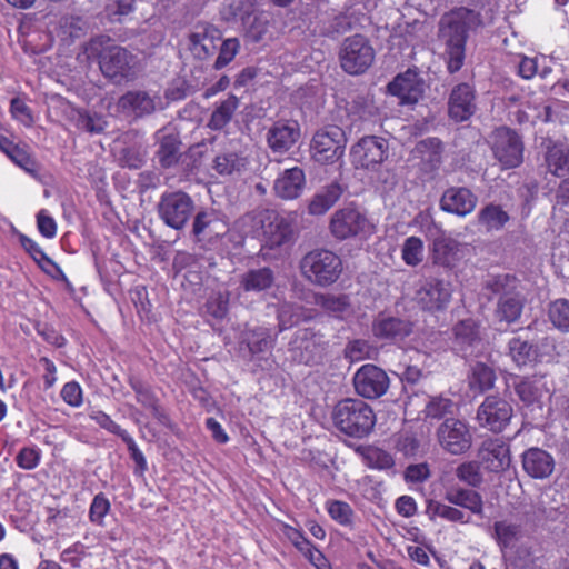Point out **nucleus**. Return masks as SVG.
Segmentation results:
<instances>
[{
    "instance_id": "63",
    "label": "nucleus",
    "mask_w": 569,
    "mask_h": 569,
    "mask_svg": "<svg viewBox=\"0 0 569 569\" xmlns=\"http://www.w3.org/2000/svg\"><path fill=\"white\" fill-rule=\"evenodd\" d=\"M452 406V401L448 398H432L426 406V417L442 419L447 413L451 412Z\"/></svg>"
},
{
    "instance_id": "27",
    "label": "nucleus",
    "mask_w": 569,
    "mask_h": 569,
    "mask_svg": "<svg viewBox=\"0 0 569 569\" xmlns=\"http://www.w3.org/2000/svg\"><path fill=\"white\" fill-rule=\"evenodd\" d=\"M445 146L440 138L428 137L418 141L413 149L415 158L419 160L420 168L426 173H433L442 164Z\"/></svg>"
},
{
    "instance_id": "20",
    "label": "nucleus",
    "mask_w": 569,
    "mask_h": 569,
    "mask_svg": "<svg viewBox=\"0 0 569 569\" xmlns=\"http://www.w3.org/2000/svg\"><path fill=\"white\" fill-rule=\"evenodd\" d=\"M387 88L401 106L416 104L423 96L425 82L416 71L408 69L395 77Z\"/></svg>"
},
{
    "instance_id": "55",
    "label": "nucleus",
    "mask_w": 569,
    "mask_h": 569,
    "mask_svg": "<svg viewBox=\"0 0 569 569\" xmlns=\"http://www.w3.org/2000/svg\"><path fill=\"white\" fill-rule=\"evenodd\" d=\"M368 467L378 470H388L395 466L393 457L378 447H368L363 452Z\"/></svg>"
},
{
    "instance_id": "46",
    "label": "nucleus",
    "mask_w": 569,
    "mask_h": 569,
    "mask_svg": "<svg viewBox=\"0 0 569 569\" xmlns=\"http://www.w3.org/2000/svg\"><path fill=\"white\" fill-rule=\"evenodd\" d=\"M274 281L273 271L270 268L249 270L242 278V287L246 291H262L269 289Z\"/></svg>"
},
{
    "instance_id": "24",
    "label": "nucleus",
    "mask_w": 569,
    "mask_h": 569,
    "mask_svg": "<svg viewBox=\"0 0 569 569\" xmlns=\"http://www.w3.org/2000/svg\"><path fill=\"white\" fill-rule=\"evenodd\" d=\"M478 459L489 472L505 471L511 463L510 448L500 439H487L478 450Z\"/></svg>"
},
{
    "instance_id": "26",
    "label": "nucleus",
    "mask_w": 569,
    "mask_h": 569,
    "mask_svg": "<svg viewBox=\"0 0 569 569\" xmlns=\"http://www.w3.org/2000/svg\"><path fill=\"white\" fill-rule=\"evenodd\" d=\"M523 471L533 479H547L555 470V458L547 450L531 447L521 455Z\"/></svg>"
},
{
    "instance_id": "40",
    "label": "nucleus",
    "mask_w": 569,
    "mask_h": 569,
    "mask_svg": "<svg viewBox=\"0 0 569 569\" xmlns=\"http://www.w3.org/2000/svg\"><path fill=\"white\" fill-rule=\"evenodd\" d=\"M248 166V159L238 151H224L216 156L213 169L220 176L240 173Z\"/></svg>"
},
{
    "instance_id": "38",
    "label": "nucleus",
    "mask_w": 569,
    "mask_h": 569,
    "mask_svg": "<svg viewBox=\"0 0 569 569\" xmlns=\"http://www.w3.org/2000/svg\"><path fill=\"white\" fill-rule=\"evenodd\" d=\"M316 303L328 315L340 320L352 313L350 298L345 293H321L317 296Z\"/></svg>"
},
{
    "instance_id": "35",
    "label": "nucleus",
    "mask_w": 569,
    "mask_h": 569,
    "mask_svg": "<svg viewBox=\"0 0 569 569\" xmlns=\"http://www.w3.org/2000/svg\"><path fill=\"white\" fill-rule=\"evenodd\" d=\"M343 189L338 182H332L317 192L308 204V212L312 216H322L329 211L341 198Z\"/></svg>"
},
{
    "instance_id": "60",
    "label": "nucleus",
    "mask_w": 569,
    "mask_h": 569,
    "mask_svg": "<svg viewBox=\"0 0 569 569\" xmlns=\"http://www.w3.org/2000/svg\"><path fill=\"white\" fill-rule=\"evenodd\" d=\"M328 513L330 517L342 526L352 523L353 510L343 501L332 500L328 503Z\"/></svg>"
},
{
    "instance_id": "45",
    "label": "nucleus",
    "mask_w": 569,
    "mask_h": 569,
    "mask_svg": "<svg viewBox=\"0 0 569 569\" xmlns=\"http://www.w3.org/2000/svg\"><path fill=\"white\" fill-rule=\"evenodd\" d=\"M94 264L101 278L111 279L123 272L124 267L118 254L110 251H93Z\"/></svg>"
},
{
    "instance_id": "11",
    "label": "nucleus",
    "mask_w": 569,
    "mask_h": 569,
    "mask_svg": "<svg viewBox=\"0 0 569 569\" xmlns=\"http://www.w3.org/2000/svg\"><path fill=\"white\" fill-rule=\"evenodd\" d=\"M450 349L457 356L469 359L478 357L483 350L480 325L472 318L458 321L451 329Z\"/></svg>"
},
{
    "instance_id": "48",
    "label": "nucleus",
    "mask_w": 569,
    "mask_h": 569,
    "mask_svg": "<svg viewBox=\"0 0 569 569\" xmlns=\"http://www.w3.org/2000/svg\"><path fill=\"white\" fill-rule=\"evenodd\" d=\"M548 318L552 326L563 333H569V299L559 298L548 306Z\"/></svg>"
},
{
    "instance_id": "3",
    "label": "nucleus",
    "mask_w": 569,
    "mask_h": 569,
    "mask_svg": "<svg viewBox=\"0 0 569 569\" xmlns=\"http://www.w3.org/2000/svg\"><path fill=\"white\" fill-rule=\"evenodd\" d=\"M300 269L308 280L327 287L340 277L342 261L335 251H308L300 262Z\"/></svg>"
},
{
    "instance_id": "52",
    "label": "nucleus",
    "mask_w": 569,
    "mask_h": 569,
    "mask_svg": "<svg viewBox=\"0 0 569 569\" xmlns=\"http://www.w3.org/2000/svg\"><path fill=\"white\" fill-rule=\"evenodd\" d=\"M546 163L553 176H563L569 171V150L557 147L549 149L546 154Z\"/></svg>"
},
{
    "instance_id": "39",
    "label": "nucleus",
    "mask_w": 569,
    "mask_h": 569,
    "mask_svg": "<svg viewBox=\"0 0 569 569\" xmlns=\"http://www.w3.org/2000/svg\"><path fill=\"white\" fill-rule=\"evenodd\" d=\"M508 355L517 366H527L537 360L538 346L521 336H516L508 341Z\"/></svg>"
},
{
    "instance_id": "22",
    "label": "nucleus",
    "mask_w": 569,
    "mask_h": 569,
    "mask_svg": "<svg viewBox=\"0 0 569 569\" xmlns=\"http://www.w3.org/2000/svg\"><path fill=\"white\" fill-rule=\"evenodd\" d=\"M476 91L469 83L455 86L448 98V116L457 122L469 120L476 112Z\"/></svg>"
},
{
    "instance_id": "31",
    "label": "nucleus",
    "mask_w": 569,
    "mask_h": 569,
    "mask_svg": "<svg viewBox=\"0 0 569 569\" xmlns=\"http://www.w3.org/2000/svg\"><path fill=\"white\" fill-rule=\"evenodd\" d=\"M306 187L303 169L293 167L286 169L274 180L273 190L277 197L283 200H293L301 196Z\"/></svg>"
},
{
    "instance_id": "53",
    "label": "nucleus",
    "mask_w": 569,
    "mask_h": 569,
    "mask_svg": "<svg viewBox=\"0 0 569 569\" xmlns=\"http://www.w3.org/2000/svg\"><path fill=\"white\" fill-rule=\"evenodd\" d=\"M34 262L54 280L63 281L68 287H71L68 278L61 270L58 263L46 254V251H27Z\"/></svg>"
},
{
    "instance_id": "2",
    "label": "nucleus",
    "mask_w": 569,
    "mask_h": 569,
    "mask_svg": "<svg viewBox=\"0 0 569 569\" xmlns=\"http://www.w3.org/2000/svg\"><path fill=\"white\" fill-rule=\"evenodd\" d=\"M331 418L340 432L356 439L367 437L376 423L371 406L358 398L339 400L333 407Z\"/></svg>"
},
{
    "instance_id": "32",
    "label": "nucleus",
    "mask_w": 569,
    "mask_h": 569,
    "mask_svg": "<svg viewBox=\"0 0 569 569\" xmlns=\"http://www.w3.org/2000/svg\"><path fill=\"white\" fill-rule=\"evenodd\" d=\"M443 499L453 506L469 510L471 513L483 518L482 496L473 488H463L460 486H449L445 490Z\"/></svg>"
},
{
    "instance_id": "13",
    "label": "nucleus",
    "mask_w": 569,
    "mask_h": 569,
    "mask_svg": "<svg viewBox=\"0 0 569 569\" xmlns=\"http://www.w3.org/2000/svg\"><path fill=\"white\" fill-rule=\"evenodd\" d=\"M388 141L377 136H366L351 147L350 159L356 168L375 169L388 157Z\"/></svg>"
},
{
    "instance_id": "16",
    "label": "nucleus",
    "mask_w": 569,
    "mask_h": 569,
    "mask_svg": "<svg viewBox=\"0 0 569 569\" xmlns=\"http://www.w3.org/2000/svg\"><path fill=\"white\" fill-rule=\"evenodd\" d=\"M291 350L296 352L295 358L305 365H312L321 359L327 343L323 335L312 328H302L296 331L290 341Z\"/></svg>"
},
{
    "instance_id": "25",
    "label": "nucleus",
    "mask_w": 569,
    "mask_h": 569,
    "mask_svg": "<svg viewBox=\"0 0 569 569\" xmlns=\"http://www.w3.org/2000/svg\"><path fill=\"white\" fill-rule=\"evenodd\" d=\"M301 136L300 126L296 120H278L267 132V142L274 153L290 150Z\"/></svg>"
},
{
    "instance_id": "64",
    "label": "nucleus",
    "mask_w": 569,
    "mask_h": 569,
    "mask_svg": "<svg viewBox=\"0 0 569 569\" xmlns=\"http://www.w3.org/2000/svg\"><path fill=\"white\" fill-rule=\"evenodd\" d=\"M16 462L21 469L32 470L40 462V450L37 448L23 447L16 456Z\"/></svg>"
},
{
    "instance_id": "33",
    "label": "nucleus",
    "mask_w": 569,
    "mask_h": 569,
    "mask_svg": "<svg viewBox=\"0 0 569 569\" xmlns=\"http://www.w3.org/2000/svg\"><path fill=\"white\" fill-rule=\"evenodd\" d=\"M519 291V280L510 273L489 274L481 284V295L488 301L507 298Z\"/></svg>"
},
{
    "instance_id": "36",
    "label": "nucleus",
    "mask_w": 569,
    "mask_h": 569,
    "mask_svg": "<svg viewBox=\"0 0 569 569\" xmlns=\"http://www.w3.org/2000/svg\"><path fill=\"white\" fill-rule=\"evenodd\" d=\"M525 307V297L520 291L499 299L495 309V318L499 323L507 326L515 323L521 317Z\"/></svg>"
},
{
    "instance_id": "18",
    "label": "nucleus",
    "mask_w": 569,
    "mask_h": 569,
    "mask_svg": "<svg viewBox=\"0 0 569 569\" xmlns=\"http://www.w3.org/2000/svg\"><path fill=\"white\" fill-rule=\"evenodd\" d=\"M451 296L452 288L450 282L432 278L426 280L417 290L416 300L425 310L440 311L448 307Z\"/></svg>"
},
{
    "instance_id": "19",
    "label": "nucleus",
    "mask_w": 569,
    "mask_h": 569,
    "mask_svg": "<svg viewBox=\"0 0 569 569\" xmlns=\"http://www.w3.org/2000/svg\"><path fill=\"white\" fill-rule=\"evenodd\" d=\"M221 39L222 32L217 27L208 22H200L188 36V48L194 58L204 60L216 52Z\"/></svg>"
},
{
    "instance_id": "51",
    "label": "nucleus",
    "mask_w": 569,
    "mask_h": 569,
    "mask_svg": "<svg viewBox=\"0 0 569 569\" xmlns=\"http://www.w3.org/2000/svg\"><path fill=\"white\" fill-rule=\"evenodd\" d=\"M7 157L26 172L36 174L38 164L31 156L29 147L26 143H17L7 154Z\"/></svg>"
},
{
    "instance_id": "8",
    "label": "nucleus",
    "mask_w": 569,
    "mask_h": 569,
    "mask_svg": "<svg viewBox=\"0 0 569 569\" xmlns=\"http://www.w3.org/2000/svg\"><path fill=\"white\" fill-rule=\"evenodd\" d=\"M491 150L502 169L518 168L523 161V141L519 133L506 126L491 133Z\"/></svg>"
},
{
    "instance_id": "56",
    "label": "nucleus",
    "mask_w": 569,
    "mask_h": 569,
    "mask_svg": "<svg viewBox=\"0 0 569 569\" xmlns=\"http://www.w3.org/2000/svg\"><path fill=\"white\" fill-rule=\"evenodd\" d=\"M240 48L241 44L238 38L224 39L220 44L218 57L213 63V69L221 70L226 68L233 61L236 56L239 53Z\"/></svg>"
},
{
    "instance_id": "58",
    "label": "nucleus",
    "mask_w": 569,
    "mask_h": 569,
    "mask_svg": "<svg viewBox=\"0 0 569 569\" xmlns=\"http://www.w3.org/2000/svg\"><path fill=\"white\" fill-rule=\"evenodd\" d=\"M82 18L72 14L62 16L59 20L58 34L63 39L79 38L82 32Z\"/></svg>"
},
{
    "instance_id": "59",
    "label": "nucleus",
    "mask_w": 569,
    "mask_h": 569,
    "mask_svg": "<svg viewBox=\"0 0 569 569\" xmlns=\"http://www.w3.org/2000/svg\"><path fill=\"white\" fill-rule=\"evenodd\" d=\"M111 505L103 492L96 495L89 508V519L91 522L101 526L103 518L110 511Z\"/></svg>"
},
{
    "instance_id": "57",
    "label": "nucleus",
    "mask_w": 569,
    "mask_h": 569,
    "mask_svg": "<svg viewBox=\"0 0 569 569\" xmlns=\"http://www.w3.org/2000/svg\"><path fill=\"white\" fill-rule=\"evenodd\" d=\"M77 127L91 134H99L104 131L107 122L102 116L83 110L78 113Z\"/></svg>"
},
{
    "instance_id": "42",
    "label": "nucleus",
    "mask_w": 569,
    "mask_h": 569,
    "mask_svg": "<svg viewBox=\"0 0 569 569\" xmlns=\"http://www.w3.org/2000/svg\"><path fill=\"white\" fill-rule=\"evenodd\" d=\"M496 379L497 376L495 370L490 366L480 361L471 366L470 372L468 375L470 389L480 393L491 389Z\"/></svg>"
},
{
    "instance_id": "41",
    "label": "nucleus",
    "mask_w": 569,
    "mask_h": 569,
    "mask_svg": "<svg viewBox=\"0 0 569 569\" xmlns=\"http://www.w3.org/2000/svg\"><path fill=\"white\" fill-rule=\"evenodd\" d=\"M118 107L123 112H132L141 116L153 110V101L148 93L143 91H128L119 98Z\"/></svg>"
},
{
    "instance_id": "54",
    "label": "nucleus",
    "mask_w": 569,
    "mask_h": 569,
    "mask_svg": "<svg viewBox=\"0 0 569 569\" xmlns=\"http://www.w3.org/2000/svg\"><path fill=\"white\" fill-rule=\"evenodd\" d=\"M456 477L471 488H479L483 482L479 461H467L456 468Z\"/></svg>"
},
{
    "instance_id": "9",
    "label": "nucleus",
    "mask_w": 569,
    "mask_h": 569,
    "mask_svg": "<svg viewBox=\"0 0 569 569\" xmlns=\"http://www.w3.org/2000/svg\"><path fill=\"white\" fill-rule=\"evenodd\" d=\"M512 417L511 401L500 395H490L478 407L476 419L481 428L500 433L509 426Z\"/></svg>"
},
{
    "instance_id": "47",
    "label": "nucleus",
    "mask_w": 569,
    "mask_h": 569,
    "mask_svg": "<svg viewBox=\"0 0 569 569\" xmlns=\"http://www.w3.org/2000/svg\"><path fill=\"white\" fill-rule=\"evenodd\" d=\"M510 217L501 206L489 203L478 213V221L488 230H500L509 221Z\"/></svg>"
},
{
    "instance_id": "34",
    "label": "nucleus",
    "mask_w": 569,
    "mask_h": 569,
    "mask_svg": "<svg viewBox=\"0 0 569 569\" xmlns=\"http://www.w3.org/2000/svg\"><path fill=\"white\" fill-rule=\"evenodd\" d=\"M283 535L312 565H315L318 569H323L321 563L325 565L326 558L323 557L322 552L319 551L311 543V541L305 537L301 530L296 529L289 525H284Z\"/></svg>"
},
{
    "instance_id": "29",
    "label": "nucleus",
    "mask_w": 569,
    "mask_h": 569,
    "mask_svg": "<svg viewBox=\"0 0 569 569\" xmlns=\"http://www.w3.org/2000/svg\"><path fill=\"white\" fill-rule=\"evenodd\" d=\"M477 204V197L465 187L447 189L440 200V208L449 213L465 217L471 213Z\"/></svg>"
},
{
    "instance_id": "14",
    "label": "nucleus",
    "mask_w": 569,
    "mask_h": 569,
    "mask_svg": "<svg viewBox=\"0 0 569 569\" xmlns=\"http://www.w3.org/2000/svg\"><path fill=\"white\" fill-rule=\"evenodd\" d=\"M272 349L270 330L266 327H248L240 332L238 338V356L248 362L260 361Z\"/></svg>"
},
{
    "instance_id": "4",
    "label": "nucleus",
    "mask_w": 569,
    "mask_h": 569,
    "mask_svg": "<svg viewBox=\"0 0 569 569\" xmlns=\"http://www.w3.org/2000/svg\"><path fill=\"white\" fill-rule=\"evenodd\" d=\"M330 233L338 240L350 238H368L376 232V226L359 208L347 206L331 216L329 222Z\"/></svg>"
},
{
    "instance_id": "30",
    "label": "nucleus",
    "mask_w": 569,
    "mask_h": 569,
    "mask_svg": "<svg viewBox=\"0 0 569 569\" xmlns=\"http://www.w3.org/2000/svg\"><path fill=\"white\" fill-rule=\"evenodd\" d=\"M228 226L213 213L200 211L196 214L192 223V234L198 242L212 243L216 239L224 236Z\"/></svg>"
},
{
    "instance_id": "1",
    "label": "nucleus",
    "mask_w": 569,
    "mask_h": 569,
    "mask_svg": "<svg viewBox=\"0 0 569 569\" xmlns=\"http://www.w3.org/2000/svg\"><path fill=\"white\" fill-rule=\"evenodd\" d=\"M481 26V13L467 7L452 8L442 16L439 22V37L445 41L449 73H456L462 68L469 33Z\"/></svg>"
},
{
    "instance_id": "15",
    "label": "nucleus",
    "mask_w": 569,
    "mask_h": 569,
    "mask_svg": "<svg viewBox=\"0 0 569 569\" xmlns=\"http://www.w3.org/2000/svg\"><path fill=\"white\" fill-rule=\"evenodd\" d=\"M437 437L441 448L451 455L467 452L472 443L468 425L455 418L445 419L437 429Z\"/></svg>"
},
{
    "instance_id": "62",
    "label": "nucleus",
    "mask_w": 569,
    "mask_h": 569,
    "mask_svg": "<svg viewBox=\"0 0 569 569\" xmlns=\"http://www.w3.org/2000/svg\"><path fill=\"white\" fill-rule=\"evenodd\" d=\"M173 268L177 271L189 268V273L198 277V273H200L198 256L189 251H177L173 258Z\"/></svg>"
},
{
    "instance_id": "43",
    "label": "nucleus",
    "mask_w": 569,
    "mask_h": 569,
    "mask_svg": "<svg viewBox=\"0 0 569 569\" xmlns=\"http://www.w3.org/2000/svg\"><path fill=\"white\" fill-rule=\"evenodd\" d=\"M427 513L429 518L433 520L436 517H439L449 522L456 523H469L471 518L467 516L458 506L446 505L443 502L437 500H429L427 505Z\"/></svg>"
},
{
    "instance_id": "21",
    "label": "nucleus",
    "mask_w": 569,
    "mask_h": 569,
    "mask_svg": "<svg viewBox=\"0 0 569 569\" xmlns=\"http://www.w3.org/2000/svg\"><path fill=\"white\" fill-rule=\"evenodd\" d=\"M128 383L136 392L137 401L143 408L150 410L153 418L157 419L160 425L169 429H173L174 423L166 409L160 405V400L151 386L134 375L128 377Z\"/></svg>"
},
{
    "instance_id": "12",
    "label": "nucleus",
    "mask_w": 569,
    "mask_h": 569,
    "mask_svg": "<svg viewBox=\"0 0 569 569\" xmlns=\"http://www.w3.org/2000/svg\"><path fill=\"white\" fill-rule=\"evenodd\" d=\"M352 382L356 393L370 400L382 397L390 386L387 372L372 363L361 366L353 375Z\"/></svg>"
},
{
    "instance_id": "7",
    "label": "nucleus",
    "mask_w": 569,
    "mask_h": 569,
    "mask_svg": "<svg viewBox=\"0 0 569 569\" xmlns=\"http://www.w3.org/2000/svg\"><path fill=\"white\" fill-rule=\"evenodd\" d=\"M346 144L345 130L338 126L329 124L313 134L310 143L311 156L319 163H335L345 154Z\"/></svg>"
},
{
    "instance_id": "50",
    "label": "nucleus",
    "mask_w": 569,
    "mask_h": 569,
    "mask_svg": "<svg viewBox=\"0 0 569 569\" xmlns=\"http://www.w3.org/2000/svg\"><path fill=\"white\" fill-rule=\"evenodd\" d=\"M493 529L501 548L512 547L522 537L521 526L506 520L495 522Z\"/></svg>"
},
{
    "instance_id": "6",
    "label": "nucleus",
    "mask_w": 569,
    "mask_h": 569,
    "mask_svg": "<svg viewBox=\"0 0 569 569\" xmlns=\"http://www.w3.org/2000/svg\"><path fill=\"white\" fill-rule=\"evenodd\" d=\"M376 52L370 41L362 34L347 37L339 52L341 68L349 74L366 72L375 61Z\"/></svg>"
},
{
    "instance_id": "44",
    "label": "nucleus",
    "mask_w": 569,
    "mask_h": 569,
    "mask_svg": "<svg viewBox=\"0 0 569 569\" xmlns=\"http://www.w3.org/2000/svg\"><path fill=\"white\" fill-rule=\"evenodd\" d=\"M230 293L229 291L212 292L202 307V315L210 317L216 321L223 320L229 311Z\"/></svg>"
},
{
    "instance_id": "37",
    "label": "nucleus",
    "mask_w": 569,
    "mask_h": 569,
    "mask_svg": "<svg viewBox=\"0 0 569 569\" xmlns=\"http://www.w3.org/2000/svg\"><path fill=\"white\" fill-rule=\"evenodd\" d=\"M239 104V98L236 94L230 93L227 99L216 104L209 118L208 128L214 131L224 129L231 122Z\"/></svg>"
},
{
    "instance_id": "10",
    "label": "nucleus",
    "mask_w": 569,
    "mask_h": 569,
    "mask_svg": "<svg viewBox=\"0 0 569 569\" xmlns=\"http://www.w3.org/2000/svg\"><path fill=\"white\" fill-rule=\"evenodd\" d=\"M194 210V202L183 191L164 192L158 203L160 219L170 228L182 229Z\"/></svg>"
},
{
    "instance_id": "23",
    "label": "nucleus",
    "mask_w": 569,
    "mask_h": 569,
    "mask_svg": "<svg viewBox=\"0 0 569 569\" xmlns=\"http://www.w3.org/2000/svg\"><path fill=\"white\" fill-rule=\"evenodd\" d=\"M230 7L233 10V17L240 19L247 27L248 38L253 42L261 41L269 31L268 14L259 12L253 16L251 21H249V18L253 12L252 0H234Z\"/></svg>"
},
{
    "instance_id": "17",
    "label": "nucleus",
    "mask_w": 569,
    "mask_h": 569,
    "mask_svg": "<svg viewBox=\"0 0 569 569\" xmlns=\"http://www.w3.org/2000/svg\"><path fill=\"white\" fill-rule=\"evenodd\" d=\"M371 332L378 340L402 341L413 332V323L405 318L379 312L372 320Z\"/></svg>"
},
{
    "instance_id": "49",
    "label": "nucleus",
    "mask_w": 569,
    "mask_h": 569,
    "mask_svg": "<svg viewBox=\"0 0 569 569\" xmlns=\"http://www.w3.org/2000/svg\"><path fill=\"white\" fill-rule=\"evenodd\" d=\"M180 141L171 134L163 136L160 140L157 156L161 167L170 168L179 160Z\"/></svg>"
},
{
    "instance_id": "28",
    "label": "nucleus",
    "mask_w": 569,
    "mask_h": 569,
    "mask_svg": "<svg viewBox=\"0 0 569 569\" xmlns=\"http://www.w3.org/2000/svg\"><path fill=\"white\" fill-rule=\"evenodd\" d=\"M262 229L266 244L261 249H277L286 246L291 242L295 234L292 223L274 212L268 216V223L263 224Z\"/></svg>"
},
{
    "instance_id": "5",
    "label": "nucleus",
    "mask_w": 569,
    "mask_h": 569,
    "mask_svg": "<svg viewBox=\"0 0 569 569\" xmlns=\"http://www.w3.org/2000/svg\"><path fill=\"white\" fill-rule=\"evenodd\" d=\"M98 62L102 74L117 84L136 78L137 57L121 46L102 49Z\"/></svg>"
},
{
    "instance_id": "61",
    "label": "nucleus",
    "mask_w": 569,
    "mask_h": 569,
    "mask_svg": "<svg viewBox=\"0 0 569 569\" xmlns=\"http://www.w3.org/2000/svg\"><path fill=\"white\" fill-rule=\"evenodd\" d=\"M121 440L127 445L130 457L136 465L134 466V475L142 476L148 469V465H147L144 455L138 448L136 441L129 433H127Z\"/></svg>"
}]
</instances>
